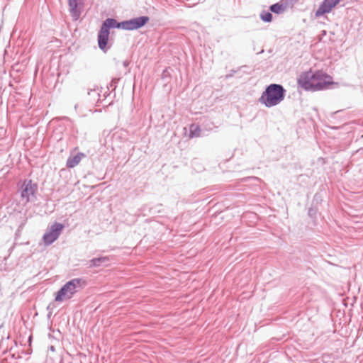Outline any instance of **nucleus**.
Returning a JSON list of instances; mask_svg holds the SVG:
<instances>
[{"mask_svg": "<svg viewBox=\"0 0 363 363\" xmlns=\"http://www.w3.org/2000/svg\"><path fill=\"white\" fill-rule=\"evenodd\" d=\"M333 77L321 70L302 72L298 78V84L306 91H320L335 84Z\"/></svg>", "mask_w": 363, "mask_h": 363, "instance_id": "nucleus-1", "label": "nucleus"}, {"mask_svg": "<svg viewBox=\"0 0 363 363\" xmlns=\"http://www.w3.org/2000/svg\"><path fill=\"white\" fill-rule=\"evenodd\" d=\"M285 90L279 84H271L267 86L259 98V102L267 107L279 104L284 98Z\"/></svg>", "mask_w": 363, "mask_h": 363, "instance_id": "nucleus-2", "label": "nucleus"}, {"mask_svg": "<svg viewBox=\"0 0 363 363\" xmlns=\"http://www.w3.org/2000/svg\"><path fill=\"white\" fill-rule=\"evenodd\" d=\"M82 286V279H73L66 283L57 292L55 296V301L62 302L70 299L77 292V289Z\"/></svg>", "mask_w": 363, "mask_h": 363, "instance_id": "nucleus-3", "label": "nucleus"}, {"mask_svg": "<svg viewBox=\"0 0 363 363\" xmlns=\"http://www.w3.org/2000/svg\"><path fill=\"white\" fill-rule=\"evenodd\" d=\"M37 190V184L33 183L31 180L25 181L23 182L21 191V198L25 203H28L35 198Z\"/></svg>", "mask_w": 363, "mask_h": 363, "instance_id": "nucleus-4", "label": "nucleus"}, {"mask_svg": "<svg viewBox=\"0 0 363 363\" xmlns=\"http://www.w3.org/2000/svg\"><path fill=\"white\" fill-rule=\"evenodd\" d=\"M64 225L59 223H55L50 230L43 235V241L45 245H49L55 241L60 236Z\"/></svg>", "mask_w": 363, "mask_h": 363, "instance_id": "nucleus-5", "label": "nucleus"}, {"mask_svg": "<svg viewBox=\"0 0 363 363\" xmlns=\"http://www.w3.org/2000/svg\"><path fill=\"white\" fill-rule=\"evenodd\" d=\"M341 0H324L315 11V17H320L325 13H328Z\"/></svg>", "mask_w": 363, "mask_h": 363, "instance_id": "nucleus-6", "label": "nucleus"}, {"mask_svg": "<svg viewBox=\"0 0 363 363\" xmlns=\"http://www.w3.org/2000/svg\"><path fill=\"white\" fill-rule=\"evenodd\" d=\"M148 17L141 16L139 18H133L126 22H123L122 25L123 28L125 29L134 30L143 26L148 21Z\"/></svg>", "mask_w": 363, "mask_h": 363, "instance_id": "nucleus-7", "label": "nucleus"}, {"mask_svg": "<svg viewBox=\"0 0 363 363\" xmlns=\"http://www.w3.org/2000/svg\"><path fill=\"white\" fill-rule=\"evenodd\" d=\"M109 31H106L104 29L101 28L98 35V43L99 47L102 50L105 51L106 48L108 41Z\"/></svg>", "mask_w": 363, "mask_h": 363, "instance_id": "nucleus-8", "label": "nucleus"}, {"mask_svg": "<svg viewBox=\"0 0 363 363\" xmlns=\"http://www.w3.org/2000/svg\"><path fill=\"white\" fill-rule=\"evenodd\" d=\"M289 6L288 0H281L279 2L270 6V11L274 13H281L284 12Z\"/></svg>", "mask_w": 363, "mask_h": 363, "instance_id": "nucleus-9", "label": "nucleus"}, {"mask_svg": "<svg viewBox=\"0 0 363 363\" xmlns=\"http://www.w3.org/2000/svg\"><path fill=\"white\" fill-rule=\"evenodd\" d=\"M77 1L78 0H68L69 11L74 20H77L81 13L80 10L78 9Z\"/></svg>", "mask_w": 363, "mask_h": 363, "instance_id": "nucleus-10", "label": "nucleus"}, {"mask_svg": "<svg viewBox=\"0 0 363 363\" xmlns=\"http://www.w3.org/2000/svg\"><path fill=\"white\" fill-rule=\"evenodd\" d=\"M85 155L83 153H78L75 156L69 157L67 161V166L69 168L77 166Z\"/></svg>", "mask_w": 363, "mask_h": 363, "instance_id": "nucleus-11", "label": "nucleus"}, {"mask_svg": "<svg viewBox=\"0 0 363 363\" xmlns=\"http://www.w3.org/2000/svg\"><path fill=\"white\" fill-rule=\"evenodd\" d=\"M116 27L119 28L120 23H118L113 18H108L104 22L101 28L104 29L106 31H109L110 28Z\"/></svg>", "mask_w": 363, "mask_h": 363, "instance_id": "nucleus-12", "label": "nucleus"}, {"mask_svg": "<svg viewBox=\"0 0 363 363\" xmlns=\"http://www.w3.org/2000/svg\"><path fill=\"white\" fill-rule=\"evenodd\" d=\"M260 17L265 22H271L272 21V15L269 12L264 11L261 13Z\"/></svg>", "mask_w": 363, "mask_h": 363, "instance_id": "nucleus-13", "label": "nucleus"}, {"mask_svg": "<svg viewBox=\"0 0 363 363\" xmlns=\"http://www.w3.org/2000/svg\"><path fill=\"white\" fill-rule=\"evenodd\" d=\"M100 261H101V259L91 260V262H92V265L91 266H96V265H98V262H99Z\"/></svg>", "mask_w": 363, "mask_h": 363, "instance_id": "nucleus-14", "label": "nucleus"}]
</instances>
